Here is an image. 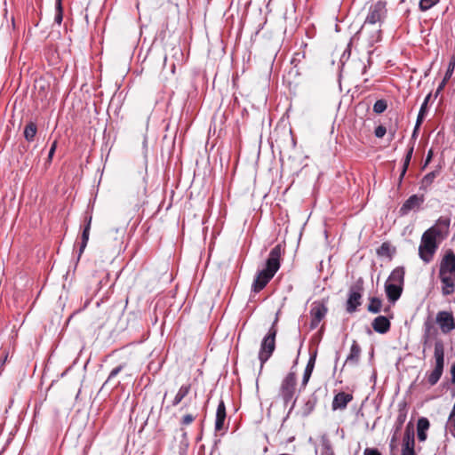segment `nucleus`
<instances>
[{
  "label": "nucleus",
  "mask_w": 455,
  "mask_h": 455,
  "mask_svg": "<svg viewBox=\"0 0 455 455\" xmlns=\"http://www.w3.org/2000/svg\"><path fill=\"white\" fill-rule=\"evenodd\" d=\"M285 245L282 243L276 244L271 249L268 258L266 260L265 268L259 271L251 284V291L259 293L275 276L281 266V258L284 254Z\"/></svg>",
  "instance_id": "nucleus-1"
},
{
  "label": "nucleus",
  "mask_w": 455,
  "mask_h": 455,
  "mask_svg": "<svg viewBox=\"0 0 455 455\" xmlns=\"http://www.w3.org/2000/svg\"><path fill=\"white\" fill-rule=\"evenodd\" d=\"M438 278L441 282V291L443 296H450L455 291V253L448 249L444 251L440 263Z\"/></svg>",
  "instance_id": "nucleus-2"
},
{
  "label": "nucleus",
  "mask_w": 455,
  "mask_h": 455,
  "mask_svg": "<svg viewBox=\"0 0 455 455\" xmlns=\"http://www.w3.org/2000/svg\"><path fill=\"white\" fill-rule=\"evenodd\" d=\"M443 239H444L443 230L435 226H432L423 233L419 246V256L425 263L433 260L439 243Z\"/></svg>",
  "instance_id": "nucleus-3"
},
{
  "label": "nucleus",
  "mask_w": 455,
  "mask_h": 455,
  "mask_svg": "<svg viewBox=\"0 0 455 455\" xmlns=\"http://www.w3.org/2000/svg\"><path fill=\"white\" fill-rule=\"evenodd\" d=\"M278 313L276 314V316L270 326L267 333L263 338L260 348L259 351V360L260 362V369L263 368L264 364L267 362V360L271 357L273 355L275 349V337L278 332L277 329V323H278Z\"/></svg>",
  "instance_id": "nucleus-4"
},
{
  "label": "nucleus",
  "mask_w": 455,
  "mask_h": 455,
  "mask_svg": "<svg viewBox=\"0 0 455 455\" xmlns=\"http://www.w3.org/2000/svg\"><path fill=\"white\" fill-rule=\"evenodd\" d=\"M297 387V377L294 371H290L282 380L279 395L281 396L283 404L287 405L291 403L289 413L294 409L297 402V398H294Z\"/></svg>",
  "instance_id": "nucleus-5"
},
{
  "label": "nucleus",
  "mask_w": 455,
  "mask_h": 455,
  "mask_svg": "<svg viewBox=\"0 0 455 455\" xmlns=\"http://www.w3.org/2000/svg\"><path fill=\"white\" fill-rule=\"evenodd\" d=\"M364 291V281L363 277H359L355 283H353L347 292V299L345 304L346 311L348 314L356 312L359 307L362 305V299Z\"/></svg>",
  "instance_id": "nucleus-6"
},
{
  "label": "nucleus",
  "mask_w": 455,
  "mask_h": 455,
  "mask_svg": "<svg viewBox=\"0 0 455 455\" xmlns=\"http://www.w3.org/2000/svg\"><path fill=\"white\" fill-rule=\"evenodd\" d=\"M434 357L435 360V369L427 374V379L430 386H435L441 379L444 368V345L442 339L435 342Z\"/></svg>",
  "instance_id": "nucleus-7"
},
{
  "label": "nucleus",
  "mask_w": 455,
  "mask_h": 455,
  "mask_svg": "<svg viewBox=\"0 0 455 455\" xmlns=\"http://www.w3.org/2000/svg\"><path fill=\"white\" fill-rule=\"evenodd\" d=\"M387 16V2L379 0L372 4L364 20L365 28L368 25H382Z\"/></svg>",
  "instance_id": "nucleus-8"
},
{
  "label": "nucleus",
  "mask_w": 455,
  "mask_h": 455,
  "mask_svg": "<svg viewBox=\"0 0 455 455\" xmlns=\"http://www.w3.org/2000/svg\"><path fill=\"white\" fill-rule=\"evenodd\" d=\"M328 301L329 297H326L312 302L309 311L310 330L317 328L319 323L325 318L328 313Z\"/></svg>",
  "instance_id": "nucleus-9"
},
{
  "label": "nucleus",
  "mask_w": 455,
  "mask_h": 455,
  "mask_svg": "<svg viewBox=\"0 0 455 455\" xmlns=\"http://www.w3.org/2000/svg\"><path fill=\"white\" fill-rule=\"evenodd\" d=\"M408 413V404L405 401H402L398 403V414L395 419V422L393 427V435L390 439L389 448L392 451L397 449V442L399 438L400 432L403 428V426L407 419Z\"/></svg>",
  "instance_id": "nucleus-10"
},
{
  "label": "nucleus",
  "mask_w": 455,
  "mask_h": 455,
  "mask_svg": "<svg viewBox=\"0 0 455 455\" xmlns=\"http://www.w3.org/2000/svg\"><path fill=\"white\" fill-rule=\"evenodd\" d=\"M360 36H364L368 45L372 47L382 39V25H368L365 28V23L363 22L360 29L353 36L355 40H358Z\"/></svg>",
  "instance_id": "nucleus-11"
},
{
  "label": "nucleus",
  "mask_w": 455,
  "mask_h": 455,
  "mask_svg": "<svg viewBox=\"0 0 455 455\" xmlns=\"http://www.w3.org/2000/svg\"><path fill=\"white\" fill-rule=\"evenodd\" d=\"M435 321L444 334L450 333L455 329V319L451 312L439 311Z\"/></svg>",
  "instance_id": "nucleus-12"
},
{
  "label": "nucleus",
  "mask_w": 455,
  "mask_h": 455,
  "mask_svg": "<svg viewBox=\"0 0 455 455\" xmlns=\"http://www.w3.org/2000/svg\"><path fill=\"white\" fill-rule=\"evenodd\" d=\"M437 334L438 331L435 328L434 322L429 318L427 319L423 325V335L421 339L424 350L431 347L432 340L436 338Z\"/></svg>",
  "instance_id": "nucleus-13"
},
{
  "label": "nucleus",
  "mask_w": 455,
  "mask_h": 455,
  "mask_svg": "<svg viewBox=\"0 0 455 455\" xmlns=\"http://www.w3.org/2000/svg\"><path fill=\"white\" fill-rule=\"evenodd\" d=\"M425 201L424 195H412L403 204L399 209L401 216L407 215L412 210H419Z\"/></svg>",
  "instance_id": "nucleus-14"
},
{
  "label": "nucleus",
  "mask_w": 455,
  "mask_h": 455,
  "mask_svg": "<svg viewBox=\"0 0 455 455\" xmlns=\"http://www.w3.org/2000/svg\"><path fill=\"white\" fill-rule=\"evenodd\" d=\"M354 399V395L352 393H347L344 391H339L334 395L332 403H331V410L332 411H344L347 404L352 402Z\"/></svg>",
  "instance_id": "nucleus-15"
},
{
  "label": "nucleus",
  "mask_w": 455,
  "mask_h": 455,
  "mask_svg": "<svg viewBox=\"0 0 455 455\" xmlns=\"http://www.w3.org/2000/svg\"><path fill=\"white\" fill-rule=\"evenodd\" d=\"M407 450H415V431L411 421L405 427L402 443V451Z\"/></svg>",
  "instance_id": "nucleus-16"
},
{
  "label": "nucleus",
  "mask_w": 455,
  "mask_h": 455,
  "mask_svg": "<svg viewBox=\"0 0 455 455\" xmlns=\"http://www.w3.org/2000/svg\"><path fill=\"white\" fill-rule=\"evenodd\" d=\"M371 327L374 331L379 334H386L391 329V322L389 317L385 315H378L371 322Z\"/></svg>",
  "instance_id": "nucleus-17"
},
{
  "label": "nucleus",
  "mask_w": 455,
  "mask_h": 455,
  "mask_svg": "<svg viewBox=\"0 0 455 455\" xmlns=\"http://www.w3.org/2000/svg\"><path fill=\"white\" fill-rule=\"evenodd\" d=\"M319 402L317 391H314L304 400V403L301 407V416L306 418L308 417L315 410L316 404Z\"/></svg>",
  "instance_id": "nucleus-18"
},
{
  "label": "nucleus",
  "mask_w": 455,
  "mask_h": 455,
  "mask_svg": "<svg viewBox=\"0 0 455 455\" xmlns=\"http://www.w3.org/2000/svg\"><path fill=\"white\" fill-rule=\"evenodd\" d=\"M227 419V411H226V405L223 400H220L217 411H216V417H215V431L220 432L224 430L225 427V421Z\"/></svg>",
  "instance_id": "nucleus-19"
},
{
  "label": "nucleus",
  "mask_w": 455,
  "mask_h": 455,
  "mask_svg": "<svg viewBox=\"0 0 455 455\" xmlns=\"http://www.w3.org/2000/svg\"><path fill=\"white\" fill-rule=\"evenodd\" d=\"M316 355H317V351L316 350L310 354L309 359L307 361V363L306 365V368H305V371H304V373H303V378H302V380H301V383H300V389L299 390L304 389L307 387V383H308V381L310 379V377H311L312 372H313L314 368H315Z\"/></svg>",
  "instance_id": "nucleus-20"
},
{
  "label": "nucleus",
  "mask_w": 455,
  "mask_h": 455,
  "mask_svg": "<svg viewBox=\"0 0 455 455\" xmlns=\"http://www.w3.org/2000/svg\"><path fill=\"white\" fill-rule=\"evenodd\" d=\"M403 286L395 283H385V292L388 301L395 304L401 297Z\"/></svg>",
  "instance_id": "nucleus-21"
},
{
  "label": "nucleus",
  "mask_w": 455,
  "mask_h": 455,
  "mask_svg": "<svg viewBox=\"0 0 455 455\" xmlns=\"http://www.w3.org/2000/svg\"><path fill=\"white\" fill-rule=\"evenodd\" d=\"M405 268L403 266L396 267L392 270L386 283H395L396 285H404Z\"/></svg>",
  "instance_id": "nucleus-22"
},
{
  "label": "nucleus",
  "mask_w": 455,
  "mask_h": 455,
  "mask_svg": "<svg viewBox=\"0 0 455 455\" xmlns=\"http://www.w3.org/2000/svg\"><path fill=\"white\" fill-rule=\"evenodd\" d=\"M361 353L362 349L360 345L356 340H353L350 352L346 358L345 363L357 365L360 361Z\"/></svg>",
  "instance_id": "nucleus-23"
},
{
  "label": "nucleus",
  "mask_w": 455,
  "mask_h": 455,
  "mask_svg": "<svg viewBox=\"0 0 455 455\" xmlns=\"http://www.w3.org/2000/svg\"><path fill=\"white\" fill-rule=\"evenodd\" d=\"M430 427V422L428 419L425 417H421L418 419L417 422V436L419 442H425L427 440V431Z\"/></svg>",
  "instance_id": "nucleus-24"
},
{
  "label": "nucleus",
  "mask_w": 455,
  "mask_h": 455,
  "mask_svg": "<svg viewBox=\"0 0 455 455\" xmlns=\"http://www.w3.org/2000/svg\"><path fill=\"white\" fill-rule=\"evenodd\" d=\"M395 252V247L392 246L389 242L382 243V244L376 250V253L379 257H387L390 260L393 259Z\"/></svg>",
  "instance_id": "nucleus-25"
},
{
  "label": "nucleus",
  "mask_w": 455,
  "mask_h": 455,
  "mask_svg": "<svg viewBox=\"0 0 455 455\" xmlns=\"http://www.w3.org/2000/svg\"><path fill=\"white\" fill-rule=\"evenodd\" d=\"M37 133V124L34 121H29L24 127L23 136L28 142H33Z\"/></svg>",
  "instance_id": "nucleus-26"
},
{
  "label": "nucleus",
  "mask_w": 455,
  "mask_h": 455,
  "mask_svg": "<svg viewBox=\"0 0 455 455\" xmlns=\"http://www.w3.org/2000/svg\"><path fill=\"white\" fill-rule=\"evenodd\" d=\"M320 453L321 455H335L331 442L326 434L320 437Z\"/></svg>",
  "instance_id": "nucleus-27"
},
{
  "label": "nucleus",
  "mask_w": 455,
  "mask_h": 455,
  "mask_svg": "<svg viewBox=\"0 0 455 455\" xmlns=\"http://www.w3.org/2000/svg\"><path fill=\"white\" fill-rule=\"evenodd\" d=\"M190 390H191L190 383L182 385L179 388L176 395L174 396V398L172 402V406L179 405L182 402V400L189 394Z\"/></svg>",
  "instance_id": "nucleus-28"
},
{
  "label": "nucleus",
  "mask_w": 455,
  "mask_h": 455,
  "mask_svg": "<svg viewBox=\"0 0 455 455\" xmlns=\"http://www.w3.org/2000/svg\"><path fill=\"white\" fill-rule=\"evenodd\" d=\"M90 230H91V228H89V227H87V228L82 227V234H81V237H80L78 255H77L78 260L81 258L82 254L84 253V249L86 248V245H87V243L89 240Z\"/></svg>",
  "instance_id": "nucleus-29"
},
{
  "label": "nucleus",
  "mask_w": 455,
  "mask_h": 455,
  "mask_svg": "<svg viewBox=\"0 0 455 455\" xmlns=\"http://www.w3.org/2000/svg\"><path fill=\"white\" fill-rule=\"evenodd\" d=\"M367 310L372 314H379L382 311V299L378 297H369Z\"/></svg>",
  "instance_id": "nucleus-30"
},
{
  "label": "nucleus",
  "mask_w": 455,
  "mask_h": 455,
  "mask_svg": "<svg viewBox=\"0 0 455 455\" xmlns=\"http://www.w3.org/2000/svg\"><path fill=\"white\" fill-rule=\"evenodd\" d=\"M436 177H438V171H432L427 173L420 181L419 188L427 190L433 184Z\"/></svg>",
  "instance_id": "nucleus-31"
},
{
  "label": "nucleus",
  "mask_w": 455,
  "mask_h": 455,
  "mask_svg": "<svg viewBox=\"0 0 455 455\" xmlns=\"http://www.w3.org/2000/svg\"><path fill=\"white\" fill-rule=\"evenodd\" d=\"M451 225V219L449 217L441 216L435 223V227L440 228L443 230V234L444 238L447 236L449 233V228Z\"/></svg>",
  "instance_id": "nucleus-32"
},
{
  "label": "nucleus",
  "mask_w": 455,
  "mask_h": 455,
  "mask_svg": "<svg viewBox=\"0 0 455 455\" xmlns=\"http://www.w3.org/2000/svg\"><path fill=\"white\" fill-rule=\"evenodd\" d=\"M127 366V363H120L119 365H117L116 367H115L108 374V379H106V381L103 383L102 385V387L103 388L104 387H106L108 382L113 379L115 377H116L125 367Z\"/></svg>",
  "instance_id": "nucleus-33"
},
{
  "label": "nucleus",
  "mask_w": 455,
  "mask_h": 455,
  "mask_svg": "<svg viewBox=\"0 0 455 455\" xmlns=\"http://www.w3.org/2000/svg\"><path fill=\"white\" fill-rule=\"evenodd\" d=\"M355 40V39L353 36L350 38V40L347 45V48L344 50L342 55L340 56L339 63L341 66H344L345 63L349 60L350 55H351L352 44Z\"/></svg>",
  "instance_id": "nucleus-34"
},
{
  "label": "nucleus",
  "mask_w": 455,
  "mask_h": 455,
  "mask_svg": "<svg viewBox=\"0 0 455 455\" xmlns=\"http://www.w3.org/2000/svg\"><path fill=\"white\" fill-rule=\"evenodd\" d=\"M387 107H388V105H387V100L380 99V100H378L373 104L372 110L375 114L380 115L387 110Z\"/></svg>",
  "instance_id": "nucleus-35"
},
{
  "label": "nucleus",
  "mask_w": 455,
  "mask_h": 455,
  "mask_svg": "<svg viewBox=\"0 0 455 455\" xmlns=\"http://www.w3.org/2000/svg\"><path fill=\"white\" fill-rule=\"evenodd\" d=\"M63 20L62 0H56L54 22L60 25Z\"/></svg>",
  "instance_id": "nucleus-36"
},
{
  "label": "nucleus",
  "mask_w": 455,
  "mask_h": 455,
  "mask_svg": "<svg viewBox=\"0 0 455 455\" xmlns=\"http://www.w3.org/2000/svg\"><path fill=\"white\" fill-rule=\"evenodd\" d=\"M430 94H428L424 102L422 103L421 107H420V109L419 111V114H418V116H417V120H416V123L418 124V125H421L422 123H423V120L425 118V115L427 113V102L430 99Z\"/></svg>",
  "instance_id": "nucleus-37"
},
{
  "label": "nucleus",
  "mask_w": 455,
  "mask_h": 455,
  "mask_svg": "<svg viewBox=\"0 0 455 455\" xmlns=\"http://www.w3.org/2000/svg\"><path fill=\"white\" fill-rule=\"evenodd\" d=\"M197 416V414L193 413H187L182 416L180 419V427H185L186 426L192 424L196 419Z\"/></svg>",
  "instance_id": "nucleus-38"
},
{
  "label": "nucleus",
  "mask_w": 455,
  "mask_h": 455,
  "mask_svg": "<svg viewBox=\"0 0 455 455\" xmlns=\"http://www.w3.org/2000/svg\"><path fill=\"white\" fill-rule=\"evenodd\" d=\"M440 0H419V8L421 12H427L439 3Z\"/></svg>",
  "instance_id": "nucleus-39"
},
{
  "label": "nucleus",
  "mask_w": 455,
  "mask_h": 455,
  "mask_svg": "<svg viewBox=\"0 0 455 455\" xmlns=\"http://www.w3.org/2000/svg\"><path fill=\"white\" fill-rule=\"evenodd\" d=\"M413 151H414V142H411V143H410V145L407 148L406 154L403 158V166L409 168V165H410L412 155H413Z\"/></svg>",
  "instance_id": "nucleus-40"
},
{
  "label": "nucleus",
  "mask_w": 455,
  "mask_h": 455,
  "mask_svg": "<svg viewBox=\"0 0 455 455\" xmlns=\"http://www.w3.org/2000/svg\"><path fill=\"white\" fill-rule=\"evenodd\" d=\"M92 220V208H90L88 206L86 211L84 212L83 227H85V228L89 227V228H91Z\"/></svg>",
  "instance_id": "nucleus-41"
},
{
  "label": "nucleus",
  "mask_w": 455,
  "mask_h": 455,
  "mask_svg": "<svg viewBox=\"0 0 455 455\" xmlns=\"http://www.w3.org/2000/svg\"><path fill=\"white\" fill-rule=\"evenodd\" d=\"M454 68H455V55H453L449 61L448 68H447V70L444 75V77L446 79H450L451 77Z\"/></svg>",
  "instance_id": "nucleus-42"
},
{
  "label": "nucleus",
  "mask_w": 455,
  "mask_h": 455,
  "mask_svg": "<svg viewBox=\"0 0 455 455\" xmlns=\"http://www.w3.org/2000/svg\"><path fill=\"white\" fill-rule=\"evenodd\" d=\"M57 147H58V140H55L52 143V145H51V148H50V150H49V153H48V157H47V159H46V163H47V164H51V163H52V157H53L54 153H55V151H56V149H57Z\"/></svg>",
  "instance_id": "nucleus-43"
},
{
  "label": "nucleus",
  "mask_w": 455,
  "mask_h": 455,
  "mask_svg": "<svg viewBox=\"0 0 455 455\" xmlns=\"http://www.w3.org/2000/svg\"><path fill=\"white\" fill-rule=\"evenodd\" d=\"M386 133H387V128L382 124L377 126L374 130V135L377 138H383Z\"/></svg>",
  "instance_id": "nucleus-44"
},
{
  "label": "nucleus",
  "mask_w": 455,
  "mask_h": 455,
  "mask_svg": "<svg viewBox=\"0 0 455 455\" xmlns=\"http://www.w3.org/2000/svg\"><path fill=\"white\" fill-rule=\"evenodd\" d=\"M407 170H408V167L402 166L401 173L399 175L398 182H397V188H400L402 187L403 180L404 176H405V174L407 172Z\"/></svg>",
  "instance_id": "nucleus-45"
},
{
  "label": "nucleus",
  "mask_w": 455,
  "mask_h": 455,
  "mask_svg": "<svg viewBox=\"0 0 455 455\" xmlns=\"http://www.w3.org/2000/svg\"><path fill=\"white\" fill-rule=\"evenodd\" d=\"M363 455H381L377 448H366L363 451Z\"/></svg>",
  "instance_id": "nucleus-46"
},
{
  "label": "nucleus",
  "mask_w": 455,
  "mask_h": 455,
  "mask_svg": "<svg viewBox=\"0 0 455 455\" xmlns=\"http://www.w3.org/2000/svg\"><path fill=\"white\" fill-rule=\"evenodd\" d=\"M181 434V443H184L185 445H188V432L185 430V427H180Z\"/></svg>",
  "instance_id": "nucleus-47"
},
{
  "label": "nucleus",
  "mask_w": 455,
  "mask_h": 455,
  "mask_svg": "<svg viewBox=\"0 0 455 455\" xmlns=\"http://www.w3.org/2000/svg\"><path fill=\"white\" fill-rule=\"evenodd\" d=\"M433 156H434L433 150L429 149L428 152H427L425 163H424V164L422 166V169H425L429 164V163L431 162V160L433 158Z\"/></svg>",
  "instance_id": "nucleus-48"
},
{
  "label": "nucleus",
  "mask_w": 455,
  "mask_h": 455,
  "mask_svg": "<svg viewBox=\"0 0 455 455\" xmlns=\"http://www.w3.org/2000/svg\"><path fill=\"white\" fill-rule=\"evenodd\" d=\"M299 57H302L304 58L305 57V54L302 52H296L294 53L291 60V63L293 64L295 67L297 66V62L299 61Z\"/></svg>",
  "instance_id": "nucleus-49"
},
{
  "label": "nucleus",
  "mask_w": 455,
  "mask_h": 455,
  "mask_svg": "<svg viewBox=\"0 0 455 455\" xmlns=\"http://www.w3.org/2000/svg\"><path fill=\"white\" fill-rule=\"evenodd\" d=\"M419 127L420 125H418V124L416 123L415 124V126H414V129H413V132H412V134H411V142H414L415 143V140L418 137V134H419Z\"/></svg>",
  "instance_id": "nucleus-50"
},
{
  "label": "nucleus",
  "mask_w": 455,
  "mask_h": 455,
  "mask_svg": "<svg viewBox=\"0 0 455 455\" xmlns=\"http://www.w3.org/2000/svg\"><path fill=\"white\" fill-rule=\"evenodd\" d=\"M382 310L385 314H387L386 316L389 317V320L393 319L394 314L391 310L390 306L385 307Z\"/></svg>",
  "instance_id": "nucleus-51"
},
{
  "label": "nucleus",
  "mask_w": 455,
  "mask_h": 455,
  "mask_svg": "<svg viewBox=\"0 0 455 455\" xmlns=\"http://www.w3.org/2000/svg\"><path fill=\"white\" fill-rule=\"evenodd\" d=\"M449 80L450 79H446L445 77H443V81L441 82V84H439V86L436 90V93H439L444 88V86L446 85V84Z\"/></svg>",
  "instance_id": "nucleus-52"
},
{
  "label": "nucleus",
  "mask_w": 455,
  "mask_h": 455,
  "mask_svg": "<svg viewBox=\"0 0 455 455\" xmlns=\"http://www.w3.org/2000/svg\"><path fill=\"white\" fill-rule=\"evenodd\" d=\"M396 131H397V124L394 128H392V127L389 128L388 132L390 134V140H393L395 138Z\"/></svg>",
  "instance_id": "nucleus-53"
},
{
  "label": "nucleus",
  "mask_w": 455,
  "mask_h": 455,
  "mask_svg": "<svg viewBox=\"0 0 455 455\" xmlns=\"http://www.w3.org/2000/svg\"><path fill=\"white\" fill-rule=\"evenodd\" d=\"M451 382L453 384H455V363L451 365Z\"/></svg>",
  "instance_id": "nucleus-54"
},
{
  "label": "nucleus",
  "mask_w": 455,
  "mask_h": 455,
  "mask_svg": "<svg viewBox=\"0 0 455 455\" xmlns=\"http://www.w3.org/2000/svg\"><path fill=\"white\" fill-rule=\"evenodd\" d=\"M401 455H417L415 450L402 451Z\"/></svg>",
  "instance_id": "nucleus-55"
},
{
  "label": "nucleus",
  "mask_w": 455,
  "mask_h": 455,
  "mask_svg": "<svg viewBox=\"0 0 455 455\" xmlns=\"http://www.w3.org/2000/svg\"><path fill=\"white\" fill-rule=\"evenodd\" d=\"M442 169H443V165H442L441 164H437V165L435 166V170H434V171H438V176H439V175H440V173H441Z\"/></svg>",
  "instance_id": "nucleus-56"
},
{
  "label": "nucleus",
  "mask_w": 455,
  "mask_h": 455,
  "mask_svg": "<svg viewBox=\"0 0 455 455\" xmlns=\"http://www.w3.org/2000/svg\"><path fill=\"white\" fill-rule=\"evenodd\" d=\"M186 407H187V404L185 403V404H183V405L180 407V411H183Z\"/></svg>",
  "instance_id": "nucleus-57"
},
{
  "label": "nucleus",
  "mask_w": 455,
  "mask_h": 455,
  "mask_svg": "<svg viewBox=\"0 0 455 455\" xmlns=\"http://www.w3.org/2000/svg\"><path fill=\"white\" fill-rule=\"evenodd\" d=\"M390 451H391V454H390V455H396V453H395V451H392V450L390 449Z\"/></svg>",
  "instance_id": "nucleus-58"
},
{
  "label": "nucleus",
  "mask_w": 455,
  "mask_h": 455,
  "mask_svg": "<svg viewBox=\"0 0 455 455\" xmlns=\"http://www.w3.org/2000/svg\"><path fill=\"white\" fill-rule=\"evenodd\" d=\"M201 438H202V436H201V435H199V436L196 438V441H200V440H201Z\"/></svg>",
  "instance_id": "nucleus-59"
}]
</instances>
